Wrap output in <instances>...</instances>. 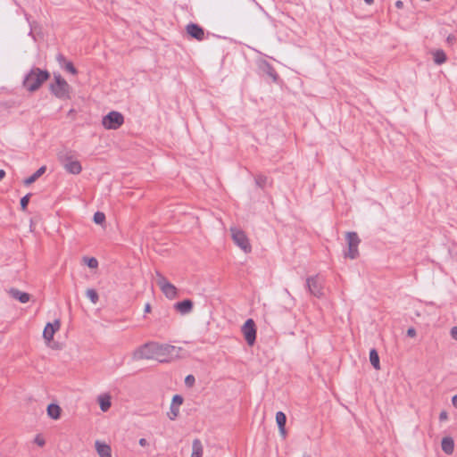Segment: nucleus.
Returning <instances> with one entry per match:
<instances>
[{"label":"nucleus","instance_id":"obj_3","mask_svg":"<svg viewBox=\"0 0 457 457\" xmlns=\"http://www.w3.org/2000/svg\"><path fill=\"white\" fill-rule=\"evenodd\" d=\"M58 159L67 172L74 175L79 174L81 172V164L77 159H75L72 151H61L58 154Z\"/></svg>","mask_w":457,"mask_h":457},{"label":"nucleus","instance_id":"obj_28","mask_svg":"<svg viewBox=\"0 0 457 457\" xmlns=\"http://www.w3.org/2000/svg\"><path fill=\"white\" fill-rule=\"evenodd\" d=\"M105 220V215L104 212H96L95 214H94V221L96 223V224H102L104 223V221Z\"/></svg>","mask_w":457,"mask_h":457},{"label":"nucleus","instance_id":"obj_44","mask_svg":"<svg viewBox=\"0 0 457 457\" xmlns=\"http://www.w3.org/2000/svg\"><path fill=\"white\" fill-rule=\"evenodd\" d=\"M5 176V171L4 170H0V180Z\"/></svg>","mask_w":457,"mask_h":457},{"label":"nucleus","instance_id":"obj_32","mask_svg":"<svg viewBox=\"0 0 457 457\" xmlns=\"http://www.w3.org/2000/svg\"><path fill=\"white\" fill-rule=\"evenodd\" d=\"M35 444H37L38 446H44L46 444V441L44 437L41 435H37L34 438Z\"/></svg>","mask_w":457,"mask_h":457},{"label":"nucleus","instance_id":"obj_42","mask_svg":"<svg viewBox=\"0 0 457 457\" xmlns=\"http://www.w3.org/2000/svg\"><path fill=\"white\" fill-rule=\"evenodd\" d=\"M448 43H453L455 40V37L453 35H449L446 38Z\"/></svg>","mask_w":457,"mask_h":457},{"label":"nucleus","instance_id":"obj_4","mask_svg":"<svg viewBox=\"0 0 457 457\" xmlns=\"http://www.w3.org/2000/svg\"><path fill=\"white\" fill-rule=\"evenodd\" d=\"M54 83L50 85L51 93L59 99H70L71 86L68 82L60 74H54Z\"/></svg>","mask_w":457,"mask_h":457},{"label":"nucleus","instance_id":"obj_41","mask_svg":"<svg viewBox=\"0 0 457 457\" xmlns=\"http://www.w3.org/2000/svg\"><path fill=\"white\" fill-rule=\"evenodd\" d=\"M138 443H139V445H140L141 446H145V445H147V441H146V439H145V438H141V439H139V442H138Z\"/></svg>","mask_w":457,"mask_h":457},{"label":"nucleus","instance_id":"obj_14","mask_svg":"<svg viewBox=\"0 0 457 457\" xmlns=\"http://www.w3.org/2000/svg\"><path fill=\"white\" fill-rule=\"evenodd\" d=\"M95 446L100 457H112L111 446L105 442L96 440L95 443Z\"/></svg>","mask_w":457,"mask_h":457},{"label":"nucleus","instance_id":"obj_46","mask_svg":"<svg viewBox=\"0 0 457 457\" xmlns=\"http://www.w3.org/2000/svg\"><path fill=\"white\" fill-rule=\"evenodd\" d=\"M285 292H286V294H287V295L291 296V294H290V292H289L287 289H285Z\"/></svg>","mask_w":457,"mask_h":457},{"label":"nucleus","instance_id":"obj_7","mask_svg":"<svg viewBox=\"0 0 457 457\" xmlns=\"http://www.w3.org/2000/svg\"><path fill=\"white\" fill-rule=\"evenodd\" d=\"M156 283L161 291L169 299H174L178 295L177 288L174 285L170 283L167 278L158 270L155 271Z\"/></svg>","mask_w":457,"mask_h":457},{"label":"nucleus","instance_id":"obj_29","mask_svg":"<svg viewBox=\"0 0 457 457\" xmlns=\"http://www.w3.org/2000/svg\"><path fill=\"white\" fill-rule=\"evenodd\" d=\"M30 195H31V194H27L21 199V208L22 211H25L27 209Z\"/></svg>","mask_w":457,"mask_h":457},{"label":"nucleus","instance_id":"obj_31","mask_svg":"<svg viewBox=\"0 0 457 457\" xmlns=\"http://www.w3.org/2000/svg\"><path fill=\"white\" fill-rule=\"evenodd\" d=\"M195 381V379L193 375H187L185 378V384L187 386H189V387L194 386Z\"/></svg>","mask_w":457,"mask_h":457},{"label":"nucleus","instance_id":"obj_40","mask_svg":"<svg viewBox=\"0 0 457 457\" xmlns=\"http://www.w3.org/2000/svg\"><path fill=\"white\" fill-rule=\"evenodd\" d=\"M452 403L453 405L457 408V395H453L452 398Z\"/></svg>","mask_w":457,"mask_h":457},{"label":"nucleus","instance_id":"obj_16","mask_svg":"<svg viewBox=\"0 0 457 457\" xmlns=\"http://www.w3.org/2000/svg\"><path fill=\"white\" fill-rule=\"evenodd\" d=\"M174 308L177 312H179L181 314H187L191 312L193 309V302L189 299H186L181 302L176 303L174 304Z\"/></svg>","mask_w":457,"mask_h":457},{"label":"nucleus","instance_id":"obj_20","mask_svg":"<svg viewBox=\"0 0 457 457\" xmlns=\"http://www.w3.org/2000/svg\"><path fill=\"white\" fill-rule=\"evenodd\" d=\"M47 414L53 420H57L61 414V408L55 403H51L47 406Z\"/></svg>","mask_w":457,"mask_h":457},{"label":"nucleus","instance_id":"obj_25","mask_svg":"<svg viewBox=\"0 0 457 457\" xmlns=\"http://www.w3.org/2000/svg\"><path fill=\"white\" fill-rule=\"evenodd\" d=\"M268 178L265 175L258 174L255 176V184L257 187L263 188L267 184Z\"/></svg>","mask_w":457,"mask_h":457},{"label":"nucleus","instance_id":"obj_34","mask_svg":"<svg viewBox=\"0 0 457 457\" xmlns=\"http://www.w3.org/2000/svg\"><path fill=\"white\" fill-rule=\"evenodd\" d=\"M451 337L457 340V327H453L450 331Z\"/></svg>","mask_w":457,"mask_h":457},{"label":"nucleus","instance_id":"obj_45","mask_svg":"<svg viewBox=\"0 0 457 457\" xmlns=\"http://www.w3.org/2000/svg\"><path fill=\"white\" fill-rule=\"evenodd\" d=\"M364 2H365L367 4L370 5V4H373L374 0H364Z\"/></svg>","mask_w":457,"mask_h":457},{"label":"nucleus","instance_id":"obj_38","mask_svg":"<svg viewBox=\"0 0 457 457\" xmlns=\"http://www.w3.org/2000/svg\"><path fill=\"white\" fill-rule=\"evenodd\" d=\"M439 419H440L441 420H446V419H447V413H446V411H442V412L440 413V415H439Z\"/></svg>","mask_w":457,"mask_h":457},{"label":"nucleus","instance_id":"obj_24","mask_svg":"<svg viewBox=\"0 0 457 457\" xmlns=\"http://www.w3.org/2000/svg\"><path fill=\"white\" fill-rule=\"evenodd\" d=\"M276 422L278 428H285L287 417L283 411H278L276 413Z\"/></svg>","mask_w":457,"mask_h":457},{"label":"nucleus","instance_id":"obj_33","mask_svg":"<svg viewBox=\"0 0 457 457\" xmlns=\"http://www.w3.org/2000/svg\"><path fill=\"white\" fill-rule=\"evenodd\" d=\"M407 336L411 337H414L416 336V330L414 328H409L407 330Z\"/></svg>","mask_w":457,"mask_h":457},{"label":"nucleus","instance_id":"obj_35","mask_svg":"<svg viewBox=\"0 0 457 457\" xmlns=\"http://www.w3.org/2000/svg\"><path fill=\"white\" fill-rule=\"evenodd\" d=\"M58 62L61 64V65H63L65 63L66 59L65 57L62 55V54H58L57 57H56Z\"/></svg>","mask_w":457,"mask_h":457},{"label":"nucleus","instance_id":"obj_9","mask_svg":"<svg viewBox=\"0 0 457 457\" xmlns=\"http://www.w3.org/2000/svg\"><path fill=\"white\" fill-rule=\"evenodd\" d=\"M231 235L235 244L245 253H250L252 250L249 240L244 231L237 228H231Z\"/></svg>","mask_w":457,"mask_h":457},{"label":"nucleus","instance_id":"obj_43","mask_svg":"<svg viewBox=\"0 0 457 457\" xmlns=\"http://www.w3.org/2000/svg\"><path fill=\"white\" fill-rule=\"evenodd\" d=\"M151 312V305L150 303H146L145 306V312Z\"/></svg>","mask_w":457,"mask_h":457},{"label":"nucleus","instance_id":"obj_5","mask_svg":"<svg viewBox=\"0 0 457 457\" xmlns=\"http://www.w3.org/2000/svg\"><path fill=\"white\" fill-rule=\"evenodd\" d=\"M345 239L348 249L345 252L344 255L345 258L354 260L359 256L358 248L361 243V239L359 238L357 233L353 231L346 233Z\"/></svg>","mask_w":457,"mask_h":457},{"label":"nucleus","instance_id":"obj_37","mask_svg":"<svg viewBox=\"0 0 457 457\" xmlns=\"http://www.w3.org/2000/svg\"><path fill=\"white\" fill-rule=\"evenodd\" d=\"M395 4L396 8L401 9L403 6V2L401 0H397Z\"/></svg>","mask_w":457,"mask_h":457},{"label":"nucleus","instance_id":"obj_30","mask_svg":"<svg viewBox=\"0 0 457 457\" xmlns=\"http://www.w3.org/2000/svg\"><path fill=\"white\" fill-rule=\"evenodd\" d=\"M87 265L91 269H96L98 266V262L96 258H85Z\"/></svg>","mask_w":457,"mask_h":457},{"label":"nucleus","instance_id":"obj_36","mask_svg":"<svg viewBox=\"0 0 457 457\" xmlns=\"http://www.w3.org/2000/svg\"><path fill=\"white\" fill-rule=\"evenodd\" d=\"M269 75L272 77L274 80H276L278 77L276 71L273 69H270V71H269Z\"/></svg>","mask_w":457,"mask_h":457},{"label":"nucleus","instance_id":"obj_15","mask_svg":"<svg viewBox=\"0 0 457 457\" xmlns=\"http://www.w3.org/2000/svg\"><path fill=\"white\" fill-rule=\"evenodd\" d=\"M8 293L12 298L18 300L19 302H21L22 303H26L30 300L29 294H28L26 292H22L17 288H13V287L10 288Z\"/></svg>","mask_w":457,"mask_h":457},{"label":"nucleus","instance_id":"obj_12","mask_svg":"<svg viewBox=\"0 0 457 457\" xmlns=\"http://www.w3.org/2000/svg\"><path fill=\"white\" fill-rule=\"evenodd\" d=\"M183 403V397L180 395H175L172 397L168 416L170 420H174L179 413V408Z\"/></svg>","mask_w":457,"mask_h":457},{"label":"nucleus","instance_id":"obj_11","mask_svg":"<svg viewBox=\"0 0 457 457\" xmlns=\"http://www.w3.org/2000/svg\"><path fill=\"white\" fill-rule=\"evenodd\" d=\"M187 33L192 37L198 41L204 39V29L196 23H189L186 27Z\"/></svg>","mask_w":457,"mask_h":457},{"label":"nucleus","instance_id":"obj_13","mask_svg":"<svg viewBox=\"0 0 457 457\" xmlns=\"http://www.w3.org/2000/svg\"><path fill=\"white\" fill-rule=\"evenodd\" d=\"M60 328V321L55 320L54 323H47L43 331V337L46 341L50 342L54 338L55 331Z\"/></svg>","mask_w":457,"mask_h":457},{"label":"nucleus","instance_id":"obj_23","mask_svg":"<svg viewBox=\"0 0 457 457\" xmlns=\"http://www.w3.org/2000/svg\"><path fill=\"white\" fill-rule=\"evenodd\" d=\"M434 62L435 63L440 65L445 62L446 54L443 50H436L433 53Z\"/></svg>","mask_w":457,"mask_h":457},{"label":"nucleus","instance_id":"obj_39","mask_svg":"<svg viewBox=\"0 0 457 457\" xmlns=\"http://www.w3.org/2000/svg\"><path fill=\"white\" fill-rule=\"evenodd\" d=\"M280 436L283 439L287 436L288 430H279Z\"/></svg>","mask_w":457,"mask_h":457},{"label":"nucleus","instance_id":"obj_17","mask_svg":"<svg viewBox=\"0 0 457 457\" xmlns=\"http://www.w3.org/2000/svg\"><path fill=\"white\" fill-rule=\"evenodd\" d=\"M111 399L112 398L109 394H102V395H98L97 402L99 403L101 411L105 412L110 409V407L112 405Z\"/></svg>","mask_w":457,"mask_h":457},{"label":"nucleus","instance_id":"obj_1","mask_svg":"<svg viewBox=\"0 0 457 457\" xmlns=\"http://www.w3.org/2000/svg\"><path fill=\"white\" fill-rule=\"evenodd\" d=\"M175 352V346L156 342H148L137 348L132 354L135 361L156 360L160 362L169 361Z\"/></svg>","mask_w":457,"mask_h":457},{"label":"nucleus","instance_id":"obj_21","mask_svg":"<svg viewBox=\"0 0 457 457\" xmlns=\"http://www.w3.org/2000/svg\"><path fill=\"white\" fill-rule=\"evenodd\" d=\"M46 170V169L45 166L40 167L36 172H34L31 176H29L24 180V184L26 186H29L34 183L39 177H41L45 173Z\"/></svg>","mask_w":457,"mask_h":457},{"label":"nucleus","instance_id":"obj_6","mask_svg":"<svg viewBox=\"0 0 457 457\" xmlns=\"http://www.w3.org/2000/svg\"><path fill=\"white\" fill-rule=\"evenodd\" d=\"M306 287L310 294L317 298L324 295V279L319 275L307 278Z\"/></svg>","mask_w":457,"mask_h":457},{"label":"nucleus","instance_id":"obj_26","mask_svg":"<svg viewBox=\"0 0 457 457\" xmlns=\"http://www.w3.org/2000/svg\"><path fill=\"white\" fill-rule=\"evenodd\" d=\"M86 295L90 299L93 303H96L98 302V294L95 289L89 288L86 291Z\"/></svg>","mask_w":457,"mask_h":457},{"label":"nucleus","instance_id":"obj_2","mask_svg":"<svg viewBox=\"0 0 457 457\" xmlns=\"http://www.w3.org/2000/svg\"><path fill=\"white\" fill-rule=\"evenodd\" d=\"M50 78L47 71L39 68H32L24 77L23 87L29 92H35L40 88L42 84Z\"/></svg>","mask_w":457,"mask_h":457},{"label":"nucleus","instance_id":"obj_8","mask_svg":"<svg viewBox=\"0 0 457 457\" xmlns=\"http://www.w3.org/2000/svg\"><path fill=\"white\" fill-rule=\"evenodd\" d=\"M124 123L123 115L116 111H112L103 117L102 125L106 129H118Z\"/></svg>","mask_w":457,"mask_h":457},{"label":"nucleus","instance_id":"obj_19","mask_svg":"<svg viewBox=\"0 0 457 457\" xmlns=\"http://www.w3.org/2000/svg\"><path fill=\"white\" fill-rule=\"evenodd\" d=\"M203 456V445L199 439H195L192 443V453L191 457H202Z\"/></svg>","mask_w":457,"mask_h":457},{"label":"nucleus","instance_id":"obj_10","mask_svg":"<svg viewBox=\"0 0 457 457\" xmlns=\"http://www.w3.org/2000/svg\"><path fill=\"white\" fill-rule=\"evenodd\" d=\"M242 332L248 345L252 346L256 339L255 323L252 319H248L242 327Z\"/></svg>","mask_w":457,"mask_h":457},{"label":"nucleus","instance_id":"obj_18","mask_svg":"<svg viewBox=\"0 0 457 457\" xmlns=\"http://www.w3.org/2000/svg\"><path fill=\"white\" fill-rule=\"evenodd\" d=\"M442 450L446 454H452L454 450V440L451 436H445L441 442Z\"/></svg>","mask_w":457,"mask_h":457},{"label":"nucleus","instance_id":"obj_27","mask_svg":"<svg viewBox=\"0 0 457 457\" xmlns=\"http://www.w3.org/2000/svg\"><path fill=\"white\" fill-rule=\"evenodd\" d=\"M63 68L70 73L76 75L78 73L77 69L74 67L71 62H65Z\"/></svg>","mask_w":457,"mask_h":457},{"label":"nucleus","instance_id":"obj_22","mask_svg":"<svg viewBox=\"0 0 457 457\" xmlns=\"http://www.w3.org/2000/svg\"><path fill=\"white\" fill-rule=\"evenodd\" d=\"M370 361L375 370H380L379 356L374 348L370 351Z\"/></svg>","mask_w":457,"mask_h":457}]
</instances>
